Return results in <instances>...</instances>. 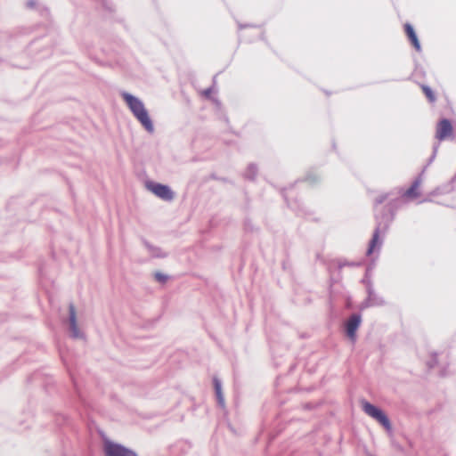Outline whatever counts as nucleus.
Returning <instances> with one entry per match:
<instances>
[{"mask_svg":"<svg viewBox=\"0 0 456 456\" xmlns=\"http://www.w3.org/2000/svg\"><path fill=\"white\" fill-rule=\"evenodd\" d=\"M122 98L143 127L147 131L151 132L153 130L152 122L143 103L138 98L129 94L128 93H123Z\"/></svg>","mask_w":456,"mask_h":456,"instance_id":"1","label":"nucleus"},{"mask_svg":"<svg viewBox=\"0 0 456 456\" xmlns=\"http://www.w3.org/2000/svg\"><path fill=\"white\" fill-rule=\"evenodd\" d=\"M362 410L367 415L373 418L379 424H381L387 430L391 429V424L388 418L380 409L368 402H363Z\"/></svg>","mask_w":456,"mask_h":456,"instance_id":"2","label":"nucleus"},{"mask_svg":"<svg viewBox=\"0 0 456 456\" xmlns=\"http://www.w3.org/2000/svg\"><path fill=\"white\" fill-rule=\"evenodd\" d=\"M105 456H138L134 451L110 440L103 444Z\"/></svg>","mask_w":456,"mask_h":456,"instance_id":"3","label":"nucleus"},{"mask_svg":"<svg viewBox=\"0 0 456 456\" xmlns=\"http://www.w3.org/2000/svg\"><path fill=\"white\" fill-rule=\"evenodd\" d=\"M147 190L162 200H169L171 197L169 187L161 183L148 181L145 183Z\"/></svg>","mask_w":456,"mask_h":456,"instance_id":"4","label":"nucleus"},{"mask_svg":"<svg viewBox=\"0 0 456 456\" xmlns=\"http://www.w3.org/2000/svg\"><path fill=\"white\" fill-rule=\"evenodd\" d=\"M452 126L450 120L444 118L436 126V137L439 141H444L452 135Z\"/></svg>","mask_w":456,"mask_h":456,"instance_id":"5","label":"nucleus"},{"mask_svg":"<svg viewBox=\"0 0 456 456\" xmlns=\"http://www.w3.org/2000/svg\"><path fill=\"white\" fill-rule=\"evenodd\" d=\"M360 323L361 316L358 314H353L346 322V334L352 340L355 338V332Z\"/></svg>","mask_w":456,"mask_h":456,"instance_id":"6","label":"nucleus"},{"mask_svg":"<svg viewBox=\"0 0 456 456\" xmlns=\"http://www.w3.org/2000/svg\"><path fill=\"white\" fill-rule=\"evenodd\" d=\"M404 31H405L409 40L411 41V45H413V47L418 52L420 51V49H421L420 44L419 42V39L417 37V35H416L413 28L410 24H405L404 25Z\"/></svg>","mask_w":456,"mask_h":456,"instance_id":"7","label":"nucleus"},{"mask_svg":"<svg viewBox=\"0 0 456 456\" xmlns=\"http://www.w3.org/2000/svg\"><path fill=\"white\" fill-rule=\"evenodd\" d=\"M404 31H405L409 40L411 41V45H413V47L418 52L420 51V49H421L420 44L419 42V39L417 37V35H416L413 28L410 24H405L404 25Z\"/></svg>","mask_w":456,"mask_h":456,"instance_id":"8","label":"nucleus"},{"mask_svg":"<svg viewBox=\"0 0 456 456\" xmlns=\"http://www.w3.org/2000/svg\"><path fill=\"white\" fill-rule=\"evenodd\" d=\"M69 321H70V329L75 338L79 337V330L77 325L76 320V310L74 305L69 306Z\"/></svg>","mask_w":456,"mask_h":456,"instance_id":"9","label":"nucleus"},{"mask_svg":"<svg viewBox=\"0 0 456 456\" xmlns=\"http://www.w3.org/2000/svg\"><path fill=\"white\" fill-rule=\"evenodd\" d=\"M421 182L419 180H416L411 186L406 191L405 196L407 198L415 199L420 196L419 188Z\"/></svg>","mask_w":456,"mask_h":456,"instance_id":"10","label":"nucleus"},{"mask_svg":"<svg viewBox=\"0 0 456 456\" xmlns=\"http://www.w3.org/2000/svg\"><path fill=\"white\" fill-rule=\"evenodd\" d=\"M214 387L216 391V395L217 397L218 403L222 406L224 404V398L222 393L221 382L217 378H214L213 379Z\"/></svg>","mask_w":456,"mask_h":456,"instance_id":"11","label":"nucleus"},{"mask_svg":"<svg viewBox=\"0 0 456 456\" xmlns=\"http://www.w3.org/2000/svg\"><path fill=\"white\" fill-rule=\"evenodd\" d=\"M380 244L379 242V231L377 229L374 233H373V236H372V239L370 242V246H369V248H368V251H367V254L368 255H370L372 254V252L374 251V248H376L377 245Z\"/></svg>","mask_w":456,"mask_h":456,"instance_id":"12","label":"nucleus"},{"mask_svg":"<svg viewBox=\"0 0 456 456\" xmlns=\"http://www.w3.org/2000/svg\"><path fill=\"white\" fill-rule=\"evenodd\" d=\"M420 87H421V90H422L423 94L427 97V99L430 102H436V95H435L434 92L432 91V89L429 86H426V85H421Z\"/></svg>","mask_w":456,"mask_h":456,"instance_id":"13","label":"nucleus"},{"mask_svg":"<svg viewBox=\"0 0 456 456\" xmlns=\"http://www.w3.org/2000/svg\"><path fill=\"white\" fill-rule=\"evenodd\" d=\"M154 277H155V280L159 283H166L168 280L167 275H164L159 272L155 273Z\"/></svg>","mask_w":456,"mask_h":456,"instance_id":"14","label":"nucleus"}]
</instances>
